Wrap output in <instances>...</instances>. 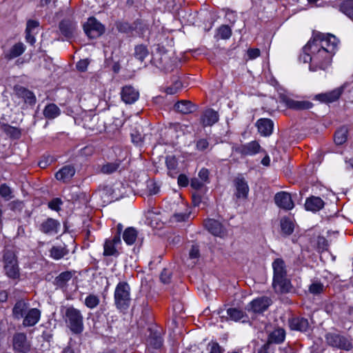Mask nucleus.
<instances>
[{"label": "nucleus", "mask_w": 353, "mask_h": 353, "mask_svg": "<svg viewBox=\"0 0 353 353\" xmlns=\"http://www.w3.org/2000/svg\"><path fill=\"white\" fill-rule=\"evenodd\" d=\"M205 228L212 235L222 237L225 234V228L223 224L214 219H208L204 221Z\"/></svg>", "instance_id": "dca6fc26"}, {"label": "nucleus", "mask_w": 353, "mask_h": 353, "mask_svg": "<svg viewBox=\"0 0 353 353\" xmlns=\"http://www.w3.org/2000/svg\"><path fill=\"white\" fill-rule=\"evenodd\" d=\"M281 228L286 235L291 234L294 231V225L290 219L283 218L281 220Z\"/></svg>", "instance_id": "49530a36"}, {"label": "nucleus", "mask_w": 353, "mask_h": 353, "mask_svg": "<svg viewBox=\"0 0 353 353\" xmlns=\"http://www.w3.org/2000/svg\"><path fill=\"white\" fill-rule=\"evenodd\" d=\"M26 50L24 44L21 42H19L14 44L5 54V58L8 60L13 59L16 57L21 55Z\"/></svg>", "instance_id": "f704fd0d"}, {"label": "nucleus", "mask_w": 353, "mask_h": 353, "mask_svg": "<svg viewBox=\"0 0 353 353\" xmlns=\"http://www.w3.org/2000/svg\"><path fill=\"white\" fill-rule=\"evenodd\" d=\"M71 272L65 271L59 274L54 281V284L60 288L66 287L68 282L72 279Z\"/></svg>", "instance_id": "ea45409f"}, {"label": "nucleus", "mask_w": 353, "mask_h": 353, "mask_svg": "<svg viewBox=\"0 0 353 353\" xmlns=\"http://www.w3.org/2000/svg\"><path fill=\"white\" fill-rule=\"evenodd\" d=\"M182 87V83L176 80L174 81L173 84L169 87H168L165 90V92L167 94H174L176 93Z\"/></svg>", "instance_id": "4d7b16f0"}, {"label": "nucleus", "mask_w": 353, "mask_h": 353, "mask_svg": "<svg viewBox=\"0 0 353 353\" xmlns=\"http://www.w3.org/2000/svg\"><path fill=\"white\" fill-rule=\"evenodd\" d=\"M325 340L329 345L340 350L350 351L353 347L348 338L338 334L327 333L325 335Z\"/></svg>", "instance_id": "423d86ee"}, {"label": "nucleus", "mask_w": 353, "mask_h": 353, "mask_svg": "<svg viewBox=\"0 0 353 353\" xmlns=\"http://www.w3.org/2000/svg\"><path fill=\"white\" fill-rule=\"evenodd\" d=\"M272 286L276 292L288 293L292 288L290 280L287 276L273 277Z\"/></svg>", "instance_id": "a211bd4d"}, {"label": "nucleus", "mask_w": 353, "mask_h": 353, "mask_svg": "<svg viewBox=\"0 0 353 353\" xmlns=\"http://www.w3.org/2000/svg\"><path fill=\"white\" fill-rule=\"evenodd\" d=\"M172 274L168 269L164 268L161 273L160 279L162 283L168 284L170 282Z\"/></svg>", "instance_id": "680f3d73"}, {"label": "nucleus", "mask_w": 353, "mask_h": 353, "mask_svg": "<svg viewBox=\"0 0 353 353\" xmlns=\"http://www.w3.org/2000/svg\"><path fill=\"white\" fill-rule=\"evenodd\" d=\"M344 90L343 87H339L332 91L316 94L314 99L325 103H330L336 101Z\"/></svg>", "instance_id": "4468645a"}, {"label": "nucleus", "mask_w": 353, "mask_h": 353, "mask_svg": "<svg viewBox=\"0 0 353 353\" xmlns=\"http://www.w3.org/2000/svg\"><path fill=\"white\" fill-rule=\"evenodd\" d=\"M233 151L241 154L242 157L253 156L259 153L265 152L259 143L256 141H252L245 144L236 145L232 147Z\"/></svg>", "instance_id": "0eeeda50"}, {"label": "nucleus", "mask_w": 353, "mask_h": 353, "mask_svg": "<svg viewBox=\"0 0 353 353\" xmlns=\"http://www.w3.org/2000/svg\"><path fill=\"white\" fill-rule=\"evenodd\" d=\"M88 64L89 63L86 59H83L77 62L76 67L79 71L85 72L87 70Z\"/></svg>", "instance_id": "774afa93"}, {"label": "nucleus", "mask_w": 353, "mask_h": 353, "mask_svg": "<svg viewBox=\"0 0 353 353\" xmlns=\"http://www.w3.org/2000/svg\"><path fill=\"white\" fill-rule=\"evenodd\" d=\"M272 303L271 298L263 296L250 302L251 309H267Z\"/></svg>", "instance_id": "473e14b6"}, {"label": "nucleus", "mask_w": 353, "mask_h": 353, "mask_svg": "<svg viewBox=\"0 0 353 353\" xmlns=\"http://www.w3.org/2000/svg\"><path fill=\"white\" fill-rule=\"evenodd\" d=\"M60 223L59 221L52 218H48L40 224L39 230L45 234L52 235L58 233Z\"/></svg>", "instance_id": "2eb2a0df"}, {"label": "nucleus", "mask_w": 353, "mask_h": 353, "mask_svg": "<svg viewBox=\"0 0 353 353\" xmlns=\"http://www.w3.org/2000/svg\"><path fill=\"white\" fill-rule=\"evenodd\" d=\"M137 235V230L133 227H129L124 230L123 239L126 244L131 245L135 242Z\"/></svg>", "instance_id": "a19ab883"}, {"label": "nucleus", "mask_w": 353, "mask_h": 353, "mask_svg": "<svg viewBox=\"0 0 353 353\" xmlns=\"http://www.w3.org/2000/svg\"><path fill=\"white\" fill-rule=\"evenodd\" d=\"M63 204V201L60 198H54L48 202V206L50 209L59 212L61 210L60 206Z\"/></svg>", "instance_id": "13d9d810"}, {"label": "nucleus", "mask_w": 353, "mask_h": 353, "mask_svg": "<svg viewBox=\"0 0 353 353\" xmlns=\"http://www.w3.org/2000/svg\"><path fill=\"white\" fill-rule=\"evenodd\" d=\"M237 296L239 297V295H234L228 300V303L225 305L228 306V309H241L243 303Z\"/></svg>", "instance_id": "8fccbe9b"}, {"label": "nucleus", "mask_w": 353, "mask_h": 353, "mask_svg": "<svg viewBox=\"0 0 353 353\" xmlns=\"http://www.w3.org/2000/svg\"><path fill=\"white\" fill-rule=\"evenodd\" d=\"M317 247L321 251L328 250L329 243L327 240L324 236H318L317 238Z\"/></svg>", "instance_id": "bf43d9fd"}, {"label": "nucleus", "mask_w": 353, "mask_h": 353, "mask_svg": "<svg viewBox=\"0 0 353 353\" xmlns=\"http://www.w3.org/2000/svg\"><path fill=\"white\" fill-rule=\"evenodd\" d=\"M40 23L37 20L29 19L26 23V41L30 43L31 45H34L35 43V38L34 32L35 29H37L39 26Z\"/></svg>", "instance_id": "b1692460"}, {"label": "nucleus", "mask_w": 353, "mask_h": 353, "mask_svg": "<svg viewBox=\"0 0 353 353\" xmlns=\"http://www.w3.org/2000/svg\"><path fill=\"white\" fill-rule=\"evenodd\" d=\"M209 147L210 143L206 139H199L196 141V149L199 152H206Z\"/></svg>", "instance_id": "864d4df0"}, {"label": "nucleus", "mask_w": 353, "mask_h": 353, "mask_svg": "<svg viewBox=\"0 0 353 353\" xmlns=\"http://www.w3.org/2000/svg\"><path fill=\"white\" fill-rule=\"evenodd\" d=\"M190 216L189 213H175L172 218L176 222L185 221Z\"/></svg>", "instance_id": "e2e57ef3"}, {"label": "nucleus", "mask_w": 353, "mask_h": 353, "mask_svg": "<svg viewBox=\"0 0 353 353\" xmlns=\"http://www.w3.org/2000/svg\"><path fill=\"white\" fill-rule=\"evenodd\" d=\"M99 303V299L94 294L88 295L85 299V305L89 308H94Z\"/></svg>", "instance_id": "603ef678"}, {"label": "nucleus", "mask_w": 353, "mask_h": 353, "mask_svg": "<svg viewBox=\"0 0 353 353\" xmlns=\"http://www.w3.org/2000/svg\"><path fill=\"white\" fill-rule=\"evenodd\" d=\"M16 95L24 100V102L31 105L36 103V97L34 94L28 89L21 86L15 85L14 88Z\"/></svg>", "instance_id": "aec40b11"}, {"label": "nucleus", "mask_w": 353, "mask_h": 353, "mask_svg": "<svg viewBox=\"0 0 353 353\" xmlns=\"http://www.w3.org/2000/svg\"><path fill=\"white\" fill-rule=\"evenodd\" d=\"M219 121V114L213 109L206 110L201 117V123L205 126H212Z\"/></svg>", "instance_id": "393cba45"}, {"label": "nucleus", "mask_w": 353, "mask_h": 353, "mask_svg": "<svg viewBox=\"0 0 353 353\" xmlns=\"http://www.w3.org/2000/svg\"><path fill=\"white\" fill-rule=\"evenodd\" d=\"M43 115L48 119H54L61 114L60 108L54 103L48 104L43 110Z\"/></svg>", "instance_id": "58836bf2"}, {"label": "nucleus", "mask_w": 353, "mask_h": 353, "mask_svg": "<svg viewBox=\"0 0 353 353\" xmlns=\"http://www.w3.org/2000/svg\"><path fill=\"white\" fill-rule=\"evenodd\" d=\"M116 28L121 33L129 34L133 32V23L130 24L126 21H118Z\"/></svg>", "instance_id": "de8ad7c7"}, {"label": "nucleus", "mask_w": 353, "mask_h": 353, "mask_svg": "<svg viewBox=\"0 0 353 353\" xmlns=\"http://www.w3.org/2000/svg\"><path fill=\"white\" fill-rule=\"evenodd\" d=\"M165 164L168 168V174L172 177H175L178 174V161L174 156H168L165 159Z\"/></svg>", "instance_id": "4c0bfd02"}, {"label": "nucleus", "mask_w": 353, "mask_h": 353, "mask_svg": "<svg viewBox=\"0 0 353 353\" xmlns=\"http://www.w3.org/2000/svg\"><path fill=\"white\" fill-rule=\"evenodd\" d=\"M12 348L18 353H28L31 349L30 342L23 332H17L12 337Z\"/></svg>", "instance_id": "1a4fd4ad"}, {"label": "nucleus", "mask_w": 353, "mask_h": 353, "mask_svg": "<svg viewBox=\"0 0 353 353\" xmlns=\"http://www.w3.org/2000/svg\"><path fill=\"white\" fill-rule=\"evenodd\" d=\"M189 256L191 259H196L200 256V252L198 245H192L190 252Z\"/></svg>", "instance_id": "0e129e2a"}, {"label": "nucleus", "mask_w": 353, "mask_h": 353, "mask_svg": "<svg viewBox=\"0 0 353 353\" xmlns=\"http://www.w3.org/2000/svg\"><path fill=\"white\" fill-rule=\"evenodd\" d=\"M83 28L85 34L90 39H97L105 31L104 25L94 17L88 18V21L83 24Z\"/></svg>", "instance_id": "39448f33"}, {"label": "nucleus", "mask_w": 353, "mask_h": 353, "mask_svg": "<svg viewBox=\"0 0 353 353\" xmlns=\"http://www.w3.org/2000/svg\"><path fill=\"white\" fill-rule=\"evenodd\" d=\"M0 128L3 130L7 136L12 139H19L21 137V129L13 127L8 123H1Z\"/></svg>", "instance_id": "2f4dec72"}, {"label": "nucleus", "mask_w": 353, "mask_h": 353, "mask_svg": "<svg viewBox=\"0 0 353 353\" xmlns=\"http://www.w3.org/2000/svg\"><path fill=\"white\" fill-rule=\"evenodd\" d=\"M280 102L284 103L288 108L295 110H305L312 108L313 104L308 101H296L285 94H279Z\"/></svg>", "instance_id": "9d476101"}, {"label": "nucleus", "mask_w": 353, "mask_h": 353, "mask_svg": "<svg viewBox=\"0 0 353 353\" xmlns=\"http://www.w3.org/2000/svg\"><path fill=\"white\" fill-rule=\"evenodd\" d=\"M149 54L148 47L143 44H139L135 46L134 56V57L143 62L145 57Z\"/></svg>", "instance_id": "37998d69"}, {"label": "nucleus", "mask_w": 353, "mask_h": 353, "mask_svg": "<svg viewBox=\"0 0 353 353\" xmlns=\"http://www.w3.org/2000/svg\"><path fill=\"white\" fill-rule=\"evenodd\" d=\"M130 286L126 281H120L114 290V304L118 309H127L130 306Z\"/></svg>", "instance_id": "7ed1b4c3"}, {"label": "nucleus", "mask_w": 353, "mask_h": 353, "mask_svg": "<svg viewBox=\"0 0 353 353\" xmlns=\"http://www.w3.org/2000/svg\"><path fill=\"white\" fill-rule=\"evenodd\" d=\"M148 30V26L141 20H137L133 23V31L139 34H143Z\"/></svg>", "instance_id": "5fc2aeb1"}, {"label": "nucleus", "mask_w": 353, "mask_h": 353, "mask_svg": "<svg viewBox=\"0 0 353 353\" xmlns=\"http://www.w3.org/2000/svg\"><path fill=\"white\" fill-rule=\"evenodd\" d=\"M303 51L305 53L304 61L306 62L308 59L310 61V70L311 71H317L318 70H325L330 65L333 54V48L330 50H318L316 46L312 45L311 48H307L305 46Z\"/></svg>", "instance_id": "f257e3e1"}, {"label": "nucleus", "mask_w": 353, "mask_h": 353, "mask_svg": "<svg viewBox=\"0 0 353 353\" xmlns=\"http://www.w3.org/2000/svg\"><path fill=\"white\" fill-rule=\"evenodd\" d=\"M235 187L234 196L237 199H246L249 193V186L245 179L242 175L236 176L234 181Z\"/></svg>", "instance_id": "f8f14e48"}, {"label": "nucleus", "mask_w": 353, "mask_h": 353, "mask_svg": "<svg viewBox=\"0 0 353 353\" xmlns=\"http://www.w3.org/2000/svg\"><path fill=\"white\" fill-rule=\"evenodd\" d=\"M217 314L221 319H230L234 321L245 323L249 321L248 315L243 310H218Z\"/></svg>", "instance_id": "ddd939ff"}, {"label": "nucleus", "mask_w": 353, "mask_h": 353, "mask_svg": "<svg viewBox=\"0 0 353 353\" xmlns=\"http://www.w3.org/2000/svg\"><path fill=\"white\" fill-rule=\"evenodd\" d=\"M325 202L319 196H311L306 199L305 208L307 211L318 212L323 208Z\"/></svg>", "instance_id": "5701e85b"}, {"label": "nucleus", "mask_w": 353, "mask_h": 353, "mask_svg": "<svg viewBox=\"0 0 353 353\" xmlns=\"http://www.w3.org/2000/svg\"><path fill=\"white\" fill-rule=\"evenodd\" d=\"M150 334L148 337L147 341L149 345L154 349L160 348L163 345V339L160 333L153 330L152 327L148 328Z\"/></svg>", "instance_id": "a878e982"}, {"label": "nucleus", "mask_w": 353, "mask_h": 353, "mask_svg": "<svg viewBox=\"0 0 353 353\" xmlns=\"http://www.w3.org/2000/svg\"><path fill=\"white\" fill-rule=\"evenodd\" d=\"M272 268L273 277L287 276L285 263L282 259H276L272 263Z\"/></svg>", "instance_id": "72a5a7b5"}, {"label": "nucleus", "mask_w": 353, "mask_h": 353, "mask_svg": "<svg viewBox=\"0 0 353 353\" xmlns=\"http://www.w3.org/2000/svg\"><path fill=\"white\" fill-rule=\"evenodd\" d=\"M69 250L65 246H52L50 250V256L55 259L59 260L68 254Z\"/></svg>", "instance_id": "79ce46f5"}, {"label": "nucleus", "mask_w": 353, "mask_h": 353, "mask_svg": "<svg viewBox=\"0 0 353 353\" xmlns=\"http://www.w3.org/2000/svg\"><path fill=\"white\" fill-rule=\"evenodd\" d=\"M290 326L292 330L306 332L309 328V323L307 319L305 318H293L290 321Z\"/></svg>", "instance_id": "7c9ffc66"}, {"label": "nucleus", "mask_w": 353, "mask_h": 353, "mask_svg": "<svg viewBox=\"0 0 353 353\" xmlns=\"http://www.w3.org/2000/svg\"><path fill=\"white\" fill-rule=\"evenodd\" d=\"M341 11L353 21V0L344 1L340 6Z\"/></svg>", "instance_id": "a18cd8bd"}, {"label": "nucleus", "mask_w": 353, "mask_h": 353, "mask_svg": "<svg viewBox=\"0 0 353 353\" xmlns=\"http://www.w3.org/2000/svg\"><path fill=\"white\" fill-rule=\"evenodd\" d=\"M0 196L5 201H10L14 197L12 189L6 183H2L0 185Z\"/></svg>", "instance_id": "c03bdc74"}, {"label": "nucleus", "mask_w": 353, "mask_h": 353, "mask_svg": "<svg viewBox=\"0 0 353 353\" xmlns=\"http://www.w3.org/2000/svg\"><path fill=\"white\" fill-rule=\"evenodd\" d=\"M8 206L9 209L14 213H21L25 207V203L23 201L19 199L10 201Z\"/></svg>", "instance_id": "09e8293b"}, {"label": "nucleus", "mask_w": 353, "mask_h": 353, "mask_svg": "<svg viewBox=\"0 0 353 353\" xmlns=\"http://www.w3.org/2000/svg\"><path fill=\"white\" fill-rule=\"evenodd\" d=\"M75 174V169L71 165H67L61 168L55 174V178L63 183H68Z\"/></svg>", "instance_id": "412c9836"}, {"label": "nucleus", "mask_w": 353, "mask_h": 353, "mask_svg": "<svg viewBox=\"0 0 353 353\" xmlns=\"http://www.w3.org/2000/svg\"><path fill=\"white\" fill-rule=\"evenodd\" d=\"M178 184L181 187H187L189 184V179L184 174H181L178 176Z\"/></svg>", "instance_id": "338daca9"}, {"label": "nucleus", "mask_w": 353, "mask_h": 353, "mask_svg": "<svg viewBox=\"0 0 353 353\" xmlns=\"http://www.w3.org/2000/svg\"><path fill=\"white\" fill-rule=\"evenodd\" d=\"M26 310H20L21 314H26L23 324L24 326H32L35 325L40 318V310H28V313H23Z\"/></svg>", "instance_id": "c85d7f7f"}, {"label": "nucleus", "mask_w": 353, "mask_h": 353, "mask_svg": "<svg viewBox=\"0 0 353 353\" xmlns=\"http://www.w3.org/2000/svg\"><path fill=\"white\" fill-rule=\"evenodd\" d=\"M121 164V161L119 159H117L114 162H108L101 165L100 171L101 173L105 174H111L117 171L121 172L120 166Z\"/></svg>", "instance_id": "c9c22d12"}, {"label": "nucleus", "mask_w": 353, "mask_h": 353, "mask_svg": "<svg viewBox=\"0 0 353 353\" xmlns=\"http://www.w3.org/2000/svg\"><path fill=\"white\" fill-rule=\"evenodd\" d=\"M338 43L339 40L334 35L317 32L313 34L312 38L305 46L307 48H311L312 45L316 46V48L319 50L322 49L330 50V48H333V54H334Z\"/></svg>", "instance_id": "f03ea898"}, {"label": "nucleus", "mask_w": 353, "mask_h": 353, "mask_svg": "<svg viewBox=\"0 0 353 353\" xmlns=\"http://www.w3.org/2000/svg\"><path fill=\"white\" fill-rule=\"evenodd\" d=\"M121 99L127 104H132L137 101L139 97V92L131 85H125L122 88Z\"/></svg>", "instance_id": "6ab92c4d"}, {"label": "nucleus", "mask_w": 353, "mask_h": 353, "mask_svg": "<svg viewBox=\"0 0 353 353\" xmlns=\"http://www.w3.org/2000/svg\"><path fill=\"white\" fill-rule=\"evenodd\" d=\"M217 35L222 39H228L232 35L231 28L228 25H222L218 29Z\"/></svg>", "instance_id": "3c124183"}, {"label": "nucleus", "mask_w": 353, "mask_h": 353, "mask_svg": "<svg viewBox=\"0 0 353 353\" xmlns=\"http://www.w3.org/2000/svg\"><path fill=\"white\" fill-rule=\"evenodd\" d=\"M65 321L74 333L79 334L83 331V317L79 310H66Z\"/></svg>", "instance_id": "6e6552de"}, {"label": "nucleus", "mask_w": 353, "mask_h": 353, "mask_svg": "<svg viewBox=\"0 0 353 353\" xmlns=\"http://www.w3.org/2000/svg\"><path fill=\"white\" fill-rule=\"evenodd\" d=\"M174 110L176 112L187 114L194 111V105L190 101H179L174 105Z\"/></svg>", "instance_id": "bb28decb"}, {"label": "nucleus", "mask_w": 353, "mask_h": 353, "mask_svg": "<svg viewBox=\"0 0 353 353\" xmlns=\"http://www.w3.org/2000/svg\"><path fill=\"white\" fill-rule=\"evenodd\" d=\"M348 132L347 127L345 125L337 129L334 136V143L338 145L345 143L347 140Z\"/></svg>", "instance_id": "e433bc0d"}, {"label": "nucleus", "mask_w": 353, "mask_h": 353, "mask_svg": "<svg viewBox=\"0 0 353 353\" xmlns=\"http://www.w3.org/2000/svg\"><path fill=\"white\" fill-rule=\"evenodd\" d=\"M259 132L264 137L270 136L273 131L274 123L270 119H260L256 123Z\"/></svg>", "instance_id": "4be33fe9"}, {"label": "nucleus", "mask_w": 353, "mask_h": 353, "mask_svg": "<svg viewBox=\"0 0 353 353\" xmlns=\"http://www.w3.org/2000/svg\"><path fill=\"white\" fill-rule=\"evenodd\" d=\"M324 290V285L323 283L319 281L313 282L309 288V290L314 294H318L321 293Z\"/></svg>", "instance_id": "6e6d98bb"}, {"label": "nucleus", "mask_w": 353, "mask_h": 353, "mask_svg": "<svg viewBox=\"0 0 353 353\" xmlns=\"http://www.w3.org/2000/svg\"><path fill=\"white\" fill-rule=\"evenodd\" d=\"M285 339V331L283 328H277L270 332L268 335L267 343L270 345L272 343L281 344Z\"/></svg>", "instance_id": "cd10ccee"}, {"label": "nucleus", "mask_w": 353, "mask_h": 353, "mask_svg": "<svg viewBox=\"0 0 353 353\" xmlns=\"http://www.w3.org/2000/svg\"><path fill=\"white\" fill-rule=\"evenodd\" d=\"M3 262L6 274L13 280L19 279L20 272L15 254L11 251L6 252L3 254Z\"/></svg>", "instance_id": "20e7f679"}, {"label": "nucleus", "mask_w": 353, "mask_h": 353, "mask_svg": "<svg viewBox=\"0 0 353 353\" xmlns=\"http://www.w3.org/2000/svg\"><path fill=\"white\" fill-rule=\"evenodd\" d=\"M119 243H121V241H115L114 237L112 239H106L103 245V255L117 256L119 252L115 246Z\"/></svg>", "instance_id": "c756f323"}, {"label": "nucleus", "mask_w": 353, "mask_h": 353, "mask_svg": "<svg viewBox=\"0 0 353 353\" xmlns=\"http://www.w3.org/2000/svg\"><path fill=\"white\" fill-rule=\"evenodd\" d=\"M210 349L209 353H223L224 350L219 345L217 342H210L208 345Z\"/></svg>", "instance_id": "052dcab7"}, {"label": "nucleus", "mask_w": 353, "mask_h": 353, "mask_svg": "<svg viewBox=\"0 0 353 353\" xmlns=\"http://www.w3.org/2000/svg\"><path fill=\"white\" fill-rule=\"evenodd\" d=\"M209 170L207 168H203L199 172V176L203 182H209Z\"/></svg>", "instance_id": "69168bd1"}, {"label": "nucleus", "mask_w": 353, "mask_h": 353, "mask_svg": "<svg viewBox=\"0 0 353 353\" xmlns=\"http://www.w3.org/2000/svg\"><path fill=\"white\" fill-rule=\"evenodd\" d=\"M274 201L279 208L286 210H292L294 206L291 194L285 192L276 193L274 196Z\"/></svg>", "instance_id": "f3484780"}, {"label": "nucleus", "mask_w": 353, "mask_h": 353, "mask_svg": "<svg viewBox=\"0 0 353 353\" xmlns=\"http://www.w3.org/2000/svg\"><path fill=\"white\" fill-rule=\"evenodd\" d=\"M59 30L67 39L73 38L76 34L77 24L72 19H63L59 23Z\"/></svg>", "instance_id": "9b49d317"}]
</instances>
